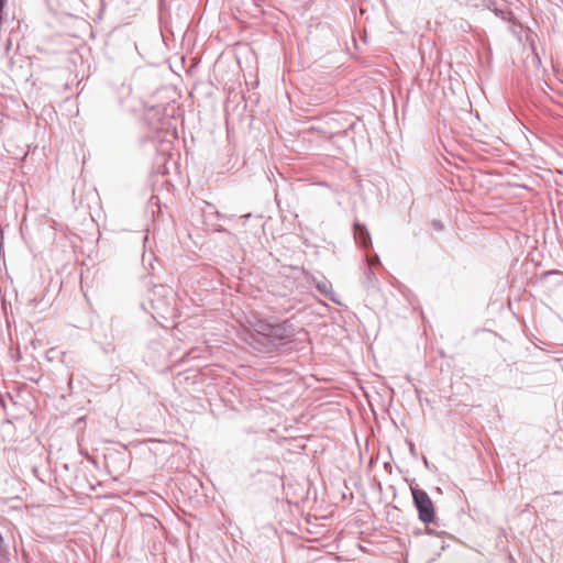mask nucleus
Returning a JSON list of instances; mask_svg holds the SVG:
<instances>
[{
	"label": "nucleus",
	"instance_id": "f257e3e1",
	"mask_svg": "<svg viewBox=\"0 0 563 563\" xmlns=\"http://www.w3.org/2000/svg\"><path fill=\"white\" fill-rule=\"evenodd\" d=\"M297 329L290 320L271 323L264 319L249 321V328L242 339L261 353H273L279 345L286 344L295 338Z\"/></svg>",
	"mask_w": 563,
	"mask_h": 563
},
{
	"label": "nucleus",
	"instance_id": "f03ea898",
	"mask_svg": "<svg viewBox=\"0 0 563 563\" xmlns=\"http://www.w3.org/2000/svg\"><path fill=\"white\" fill-rule=\"evenodd\" d=\"M413 505L418 510L419 519L424 523H430L434 520L435 512L431 498L420 488L411 487Z\"/></svg>",
	"mask_w": 563,
	"mask_h": 563
},
{
	"label": "nucleus",
	"instance_id": "7ed1b4c3",
	"mask_svg": "<svg viewBox=\"0 0 563 563\" xmlns=\"http://www.w3.org/2000/svg\"><path fill=\"white\" fill-rule=\"evenodd\" d=\"M354 238L358 242V244L364 249H367L372 245L369 232L367 231L364 224H361L358 222L354 223Z\"/></svg>",
	"mask_w": 563,
	"mask_h": 563
},
{
	"label": "nucleus",
	"instance_id": "20e7f679",
	"mask_svg": "<svg viewBox=\"0 0 563 563\" xmlns=\"http://www.w3.org/2000/svg\"><path fill=\"white\" fill-rule=\"evenodd\" d=\"M377 277L371 266H366L362 276V285L365 288H372L376 285Z\"/></svg>",
	"mask_w": 563,
	"mask_h": 563
},
{
	"label": "nucleus",
	"instance_id": "39448f33",
	"mask_svg": "<svg viewBox=\"0 0 563 563\" xmlns=\"http://www.w3.org/2000/svg\"><path fill=\"white\" fill-rule=\"evenodd\" d=\"M317 289L328 298L332 299L330 296L332 294L331 285L328 282H319L317 284Z\"/></svg>",
	"mask_w": 563,
	"mask_h": 563
},
{
	"label": "nucleus",
	"instance_id": "423d86ee",
	"mask_svg": "<svg viewBox=\"0 0 563 563\" xmlns=\"http://www.w3.org/2000/svg\"><path fill=\"white\" fill-rule=\"evenodd\" d=\"M380 261L377 254H375L373 257H367V265L373 268L374 265H379Z\"/></svg>",
	"mask_w": 563,
	"mask_h": 563
},
{
	"label": "nucleus",
	"instance_id": "0eeeda50",
	"mask_svg": "<svg viewBox=\"0 0 563 563\" xmlns=\"http://www.w3.org/2000/svg\"><path fill=\"white\" fill-rule=\"evenodd\" d=\"M433 225H434V228H437V229H441V228H442V225H441V223H440V222H433Z\"/></svg>",
	"mask_w": 563,
	"mask_h": 563
},
{
	"label": "nucleus",
	"instance_id": "6e6552de",
	"mask_svg": "<svg viewBox=\"0 0 563 563\" xmlns=\"http://www.w3.org/2000/svg\"><path fill=\"white\" fill-rule=\"evenodd\" d=\"M4 2L5 0H0V11L2 10Z\"/></svg>",
	"mask_w": 563,
	"mask_h": 563
},
{
	"label": "nucleus",
	"instance_id": "1a4fd4ad",
	"mask_svg": "<svg viewBox=\"0 0 563 563\" xmlns=\"http://www.w3.org/2000/svg\"><path fill=\"white\" fill-rule=\"evenodd\" d=\"M500 14H501V19H504V20H505V19H506V16L504 15V12H503V11H500Z\"/></svg>",
	"mask_w": 563,
	"mask_h": 563
}]
</instances>
